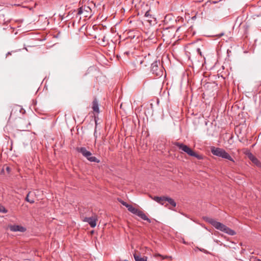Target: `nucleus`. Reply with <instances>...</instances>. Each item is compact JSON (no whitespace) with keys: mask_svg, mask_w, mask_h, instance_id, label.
<instances>
[{"mask_svg":"<svg viewBox=\"0 0 261 261\" xmlns=\"http://www.w3.org/2000/svg\"><path fill=\"white\" fill-rule=\"evenodd\" d=\"M163 66L160 65V62L155 61L151 64V71L156 76H162L163 74Z\"/></svg>","mask_w":261,"mask_h":261,"instance_id":"423d86ee","label":"nucleus"},{"mask_svg":"<svg viewBox=\"0 0 261 261\" xmlns=\"http://www.w3.org/2000/svg\"><path fill=\"white\" fill-rule=\"evenodd\" d=\"M105 39H106V37L104 36V37H103V39H102V41H103V42H105Z\"/></svg>","mask_w":261,"mask_h":261,"instance_id":"b1692460","label":"nucleus"},{"mask_svg":"<svg viewBox=\"0 0 261 261\" xmlns=\"http://www.w3.org/2000/svg\"><path fill=\"white\" fill-rule=\"evenodd\" d=\"M9 228L11 231L16 232L19 231L23 232L26 231V228L21 225H10Z\"/></svg>","mask_w":261,"mask_h":261,"instance_id":"9b49d317","label":"nucleus"},{"mask_svg":"<svg viewBox=\"0 0 261 261\" xmlns=\"http://www.w3.org/2000/svg\"><path fill=\"white\" fill-rule=\"evenodd\" d=\"M134 257L135 261H147L148 257L146 256H142L139 253H135Z\"/></svg>","mask_w":261,"mask_h":261,"instance_id":"ddd939ff","label":"nucleus"},{"mask_svg":"<svg viewBox=\"0 0 261 261\" xmlns=\"http://www.w3.org/2000/svg\"><path fill=\"white\" fill-rule=\"evenodd\" d=\"M127 210L129 212H131L133 214L136 215L143 220H146L149 223L151 222L150 220L147 217L143 211L134 207L133 205L129 204V206H127Z\"/></svg>","mask_w":261,"mask_h":261,"instance_id":"39448f33","label":"nucleus"},{"mask_svg":"<svg viewBox=\"0 0 261 261\" xmlns=\"http://www.w3.org/2000/svg\"><path fill=\"white\" fill-rule=\"evenodd\" d=\"M211 150L212 153L214 155L234 162L231 156L223 149L218 147H212Z\"/></svg>","mask_w":261,"mask_h":261,"instance_id":"7ed1b4c3","label":"nucleus"},{"mask_svg":"<svg viewBox=\"0 0 261 261\" xmlns=\"http://www.w3.org/2000/svg\"><path fill=\"white\" fill-rule=\"evenodd\" d=\"M83 221L87 222L91 227L94 228L96 225L97 216L96 215L93 214L91 217H84Z\"/></svg>","mask_w":261,"mask_h":261,"instance_id":"1a4fd4ad","label":"nucleus"},{"mask_svg":"<svg viewBox=\"0 0 261 261\" xmlns=\"http://www.w3.org/2000/svg\"><path fill=\"white\" fill-rule=\"evenodd\" d=\"M30 193V192H29V193L28 194V195H27V197H26V198H25V200H26L27 201H28V202H29L31 203H33L34 202V201L33 200H31V199H30V198H29V195Z\"/></svg>","mask_w":261,"mask_h":261,"instance_id":"aec40b11","label":"nucleus"},{"mask_svg":"<svg viewBox=\"0 0 261 261\" xmlns=\"http://www.w3.org/2000/svg\"><path fill=\"white\" fill-rule=\"evenodd\" d=\"M0 212L6 213L7 212V210L5 208L4 206L0 205Z\"/></svg>","mask_w":261,"mask_h":261,"instance_id":"6ab92c4d","label":"nucleus"},{"mask_svg":"<svg viewBox=\"0 0 261 261\" xmlns=\"http://www.w3.org/2000/svg\"><path fill=\"white\" fill-rule=\"evenodd\" d=\"M235 133L237 135L238 138L241 142H243L245 140V132L243 125H239L235 127Z\"/></svg>","mask_w":261,"mask_h":261,"instance_id":"6e6552de","label":"nucleus"},{"mask_svg":"<svg viewBox=\"0 0 261 261\" xmlns=\"http://www.w3.org/2000/svg\"><path fill=\"white\" fill-rule=\"evenodd\" d=\"M242 17H238L237 19V20H236V22L237 23H239V24H240V29H241V28L243 29L244 27V25L242 23L241 21H242Z\"/></svg>","mask_w":261,"mask_h":261,"instance_id":"dca6fc26","label":"nucleus"},{"mask_svg":"<svg viewBox=\"0 0 261 261\" xmlns=\"http://www.w3.org/2000/svg\"><path fill=\"white\" fill-rule=\"evenodd\" d=\"M12 52H13V51H9V52H8V53L6 54V58H7L8 56H9V55H11V54H12Z\"/></svg>","mask_w":261,"mask_h":261,"instance_id":"5701e85b","label":"nucleus"},{"mask_svg":"<svg viewBox=\"0 0 261 261\" xmlns=\"http://www.w3.org/2000/svg\"><path fill=\"white\" fill-rule=\"evenodd\" d=\"M143 61H140V64H142V63H143Z\"/></svg>","mask_w":261,"mask_h":261,"instance_id":"a878e982","label":"nucleus"},{"mask_svg":"<svg viewBox=\"0 0 261 261\" xmlns=\"http://www.w3.org/2000/svg\"><path fill=\"white\" fill-rule=\"evenodd\" d=\"M174 144L178 147L179 149L187 153L189 155L194 156L198 160H202L203 159V155L196 153L186 145L178 142H175Z\"/></svg>","mask_w":261,"mask_h":261,"instance_id":"f03ea898","label":"nucleus"},{"mask_svg":"<svg viewBox=\"0 0 261 261\" xmlns=\"http://www.w3.org/2000/svg\"><path fill=\"white\" fill-rule=\"evenodd\" d=\"M155 256L157 257V256H160V257H162V258L164 259H165V258H168L170 260L172 259V256H163L160 254H156L155 255Z\"/></svg>","mask_w":261,"mask_h":261,"instance_id":"f3484780","label":"nucleus"},{"mask_svg":"<svg viewBox=\"0 0 261 261\" xmlns=\"http://www.w3.org/2000/svg\"><path fill=\"white\" fill-rule=\"evenodd\" d=\"M246 155H248L250 161L257 167L261 168V162L248 150H246Z\"/></svg>","mask_w":261,"mask_h":261,"instance_id":"9d476101","label":"nucleus"},{"mask_svg":"<svg viewBox=\"0 0 261 261\" xmlns=\"http://www.w3.org/2000/svg\"><path fill=\"white\" fill-rule=\"evenodd\" d=\"M119 201L124 206H125V207H126L127 208V206H129V204H128V203H127L126 202L122 200H119Z\"/></svg>","mask_w":261,"mask_h":261,"instance_id":"412c9836","label":"nucleus"},{"mask_svg":"<svg viewBox=\"0 0 261 261\" xmlns=\"http://www.w3.org/2000/svg\"><path fill=\"white\" fill-rule=\"evenodd\" d=\"M254 261H261V260H260V259H256V258H255V260H254Z\"/></svg>","mask_w":261,"mask_h":261,"instance_id":"393cba45","label":"nucleus"},{"mask_svg":"<svg viewBox=\"0 0 261 261\" xmlns=\"http://www.w3.org/2000/svg\"><path fill=\"white\" fill-rule=\"evenodd\" d=\"M197 51L201 56H202V53H201L200 48H198L197 49Z\"/></svg>","mask_w":261,"mask_h":261,"instance_id":"4be33fe9","label":"nucleus"},{"mask_svg":"<svg viewBox=\"0 0 261 261\" xmlns=\"http://www.w3.org/2000/svg\"><path fill=\"white\" fill-rule=\"evenodd\" d=\"M151 198L155 201L156 202L159 203L160 204L162 205H165V206L167 205L166 204V197H159V196H154L151 197Z\"/></svg>","mask_w":261,"mask_h":261,"instance_id":"f8f14e48","label":"nucleus"},{"mask_svg":"<svg viewBox=\"0 0 261 261\" xmlns=\"http://www.w3.org/2000/svg\"><path fill=\"white\" fill-rule=\"evenodd\" d=\"M204 220L213 225L216 229L222 231L228 234L233 236L236 233L234 230L228 228L223 224L219 222H217L212 218L205 217Z\"/></svg>","mask_w":261,"mask_h":261,"instance_id":"f257e3e1","label":"nucleus"},{"mask_svg":"<svg viewBox=\"0 0 261 261\" xmlns=\"http://www.w3.org/2000/svg\"><path fill=\"white\" fill-rule=\"evenodd\" d=\"M168 202V203L170 204V205L172 206V207H169V208L172 210L173 207H175L176 205V203L175 202V201L170 197H166V202Z\"/></svg>","mask_w":261,"mask_h":261,"instance_id":"2eb2a0df","label":"nucleus"},{"mask_svg":"<svg viewBox=\"0 0 261 261\" xmlns=\"http://www.w3.org/2000/svg\"><path fill=\"white\" fill-rule=\"evenodd\" d=\"M145 16L146 17H147L149 19H148V21H151L152 20L151 19H150V18L151 19L152 18L151 17V15L150 14V12L149 11H147L146 12L145 14Z\"/></svg>","mask_w":261,"mask_h":261,"instance_id":"a211bd4d","label":"nucleus"},{"mask_svg":"<svg viewBox=\"0 0 261 261\" xmlns=\"http://www.w3.org/2000/svg\"><path fill=\"white\" fill-rule=\"evenodd\" d=\"M93 111L96 113H99V106L98 102L96 98H95L92 102V107Z\"/></svg>","mask_w":261,"mask_h":261,"instance_id":"4468645a","label":"nucleus"},{"mask_svg":"<svg viewBox=\"0 0 261 261\" xmlns=\"http://www.w3.org/2000/svg\"><path fill=\"white\" fill-rule=\"evenodd\" d=\"M77 15H82L83 17H91L92 15L91 8L87 5H83L77 9Z\"/></svg>","mask_w":261,"mask_h":261,"instance_id":"0eeeda50","label":"nucleus"},{"mask_svg":"<svg viewBox=\"0 0 261 261\" xmlns=\"http://www.w3.org/2000/svg\"><path fill=\"white\" fill-rule=\"evenodd\" d=\"M76 150L81 153L82 155L91 162L99 163L100 161L95 156H92V153L88 151L85 147H77Z\"/></svg>","mask_w":261,"mask_h":261,"instance_id":"20e7f679","label":"nucleus"}]
</instances>
